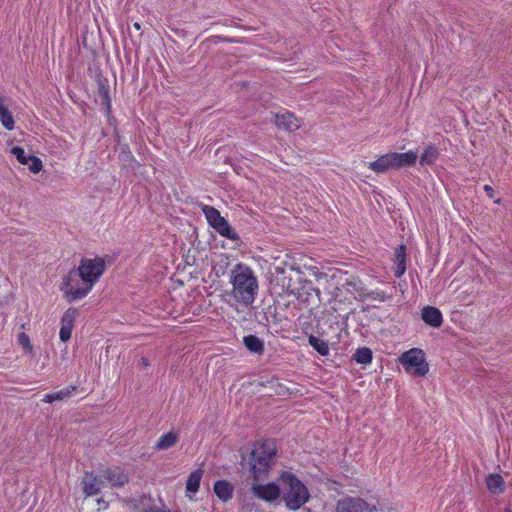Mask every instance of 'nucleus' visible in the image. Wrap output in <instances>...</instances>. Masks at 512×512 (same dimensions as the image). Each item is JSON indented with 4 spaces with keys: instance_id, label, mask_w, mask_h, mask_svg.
I'll return each mask as SVG.
<instances>
[{
    "instance_id": "f257e3e1",
    "label": "nucleus",
    "mask_w": 512,
    "mask_h": 512,
    "mask_svg": "<svg viewBox=\"0 0 512 512\" xmlns=\"http://www.w3.org/2000/svg\"><path fill=\"white\" fill-rule=\"evenodd\" d=\"M231 296L239 304L250 306L259 292V281L254 270L244 263H237L230 271Z\"/></svg>"
},
{
    "instance_id": "f03ea898",
    "label": "nucleus",
    "mask_w": 512,
    "mask_h": 512,
    "mask_svg": "<svg viewBox=\"0 0 512 512\" xmlns=\"http://www.w3.org/2000/svg\"><path fill=\"white\" fill-rule=\"evenodd\" d=\"M280 481L282 497L289 509L297 510L309 500L310 494L307 487L292 473L283 472Z\"/></svg>"
},
{
    "instance_id": "7ed1b4c3",
    "label": "nucleus",
    "mask_w": 512,
    "mask_h": 512,
    "mask_svg": "<svg viewBox=\"0 0 512 512\" xmlns=\"http://www.w3.org/2000/svg\"><path fill=\"white\" fill-rule=\"evenodd\" d=\"M274 455L275 446L272 442L258 443L254 446L250 456V465L255 481L260 480L268 472Z\"/></svg>"
},
{
    "instance_id": "20e7f679",
    "label": "nucleus",
    "mask_w": 512,
    "mask_h": 512,
    "mask_svg": "<svg viewBox=\"0 0 512 512\" xmlns=\"http://www.w3.org/2000/svg\"><path fill=\"white\" fill-rule=\"evenodd\" d=\"M60 290L68 300L72 301L84 298L91 288L80 278L76 270H71L62 278Z\"/></svg>"
},
{
    "instance_id": "39448f33",
    "label": "nucleus",
    "mask_w": 512,
    "mask_h": 512,
    "mask_svg": "<svg viewBox=\"0 0 512 512\" xmlns=\"http://www.w3.org/2000/svg\"><path fill=\"white\" fill-rule=\"evenodd\" d=\"M399 362L407 373L416 377L425 376L429 371L425 353L419 348H412L404 352L400 356Z\"/></svg>"
},
{
    "instance_id": "423d86ee",
    "label": "nucleus",
    "mask_w": 512,
    "mask_h": 512,
    "mask_svg": "<svg viewBox=\"0 0 512 512\" xmlns=\"http://www.w3.org/2000/svg\"><path fill=\"white\" fill-rule=\"evenodd\" d=\"M106 269L104 259L100 257L84 258L81 260L76 271L80 274V278L84 280L86 285L92 289L101 275Z\"/></svg>"
},
{
    "instance_id": "0eeeda50",
    "label": "nucleus",
    "mask_w": 512,
    "mask_h": 512,
    "mask_svg": "<svg viewBox=\"0 0 512 512\" xmlns=\"http://www.w3.org/2000/svg\"><path fill=\"white\" fill-rule=\"evenodd\" d=\"M203 213L210 224L220 235L231 240L238 238L237 233L229 223L220 215V212L212 206H204Z\"/></svg>"
},
{
    "instance_id": "6e6552de",
    "label": "nucleus",
    "mask_w": 512,
    "mask_h": 512,
    "mask_svg": "<svg viewBox=\"0 0 512 512\" xmlns=\"http://www.w3.org/2000/svg\"><path fill=\"white\" fill-rule=\"evenodd\" d=\"M11 154L17 161L28 168L33 174H38L43 169V163L40 158L27 153L23 148L15 146L11 148Z\"/></svg>"
},
{
    "instance_id": "1a4fd4ad",
    "label": "nucleus",
    "mask_w": 512,
    "mask_h": 512,
    "mask_svg": "<svg viewBox=\"0 0 512 512\" xmlns=\"http://www.w3.org/2000/svg\"><path fill=\"white\" fill-rule=\"evenodd\" d=\"M252 493L258 499L272 502L277 500L281 495V488L276 483H268V484H258L257 481L254 480L252 484Z\"/></svg>"
},
{
    "instance_id": "9d476101",
    "label": "nucleus",
    "mask_w": 512,
    "mask_h": 512,
    "mask_svg": "<svg viewBox=\"0 0 512 512\" xmlns=\"http://www.w3.org/2000/svg\"><path fill=\"white\" fill-rule=\"evenodd\" d=\"M76 318L77 311L75 309L69 308L63 313L60 319V341L67 342L71 338Z\"/></svg>"
},
{
    "instance_id": "9b49d317",
    "label": "nucleus",
    "mask_w": 512,
    "mask_h": 512,
    "mask_svg": "<svg viewBox=\"0 0 512 512\" xmlns=\"http://www.w3.org/2000/svg\"><path fill=\"white\" fill-rule=\"evenodd\" d=\"M83 493L87 497L99 494L104 487V479L93 473H85L81 479Z\"/></svg>"
},
{
    "instance_id": "f8f14e48",
    "label": "nucleus",
    "mask_w": 512,
    "mask_h": 512,
    "mask_svg": "<svg viewBox=\"0 0 512 512\" xmlns=\"http://www.w3.org/2000/svg\"><path fill=\"white\" fill-rule=\"evenodd\" d=\"M369 504L360 499L348 497L337 503L336 512H371Z\"/></svg>"
},
{
    "instance_id": "ddd939ff",
    "label": "nucleus",
    "mask_w": 512,
    "mask_h": 512,
    "mask_svg": "<svg viewBox=\"0 0 512 512\" xmlns=\"http://www.w3.org/2000/svg\"><path fill=\"white\" fill-rule=\"evenodd\" d=\"M204 474V470L199 468L194 470L188 476L185 487V494L190 500L194 499L195 494L199 491L200 483Z\"/></svg>"
},
{
    "instance_id": "4468645a",
    "label": "nucleus",
    "mask_w": 512,
    "mask_h": 512,
    "mask_svg": "<svg viewBox=\"0 0 512 512\" xmlns=\"http://www.w3.org/2000/svg\"><path fill=\"white\" fill-rule=\"evenodd\" d=\"M275 124L277 127L288 131H294L300 127L298 119L288 111L276 114Z\"/></svg>"
},
{
    "instance_id": "2eb2a0df",
    "label": "nucleus",
    "mask_w": 512,
    "mask_h": 512,
    "mask_svg": "<svg viewBox=\"0 0 512 512\" xmlns=\"http://www.w3.org/2000/svg\"><path fill=\"white\" fill-rule=\"evenodd\" d=\"M421 318L426 324L435 328L440 327L443 322L441 311L432 306H426L422 309Z\"/></svg>"
},
{
    "instance_id": "dca6fc26",
    "label": "nucleus",
    "mask_w": 512,
    "mask_h": 512,
    "mask_svg": "<svg viewBox=\"0 0 512 512\" xmlns=\"http://www.w3.org/2000/svg\"><path fill=\"white\" fill-rule=\"evenodd\" d=\"M179 433L169 431L162 434L154 444V449L157 451H165L174 447L179 441Z\"/></svg>"
},
{
    "instance_id": "f3484780",
    "label": "nucleus",
    "mask_w": 512,
    "mask_h": 512,
    "mask_svg": "<svg viewBox=\"0 0 512 512\" xmlns=\"http://www.w3.org/2000/svg\"><path fill=\"white\" fill-rule=\"evenodd\" d=\"M392 154L395 169L413 166L418 158V152L413 150L407 151L405 153L392 152Z\"/></svg>"
},
{
    "instance_id": "a211bd4d",
    "label": "nucleus",
    "mask_w": 512,
    "mask_h": 512,
    "mask_svg": "<svg viewBox=\"0 0 512 512\" xmlns=\"http://www.w3.org/2000/svg\"><path fill=\"white\" fill-rule=\"evenodd\" d=\"M369 168L376 173H384L390 169H395L392 153L380 156L374 162L369 163Z\"/></svg>"
},
{
    "instance_id": "6ab92c4d",
    "label": "nucleus",
    "mask_w": 512,
    "mask_h": 512,
    "mask_svg": "<svg viewBox=\"0 0 512 512\" xmlns=\"http://www.w3.org/2000/svg\"><path fill=\"white\" fill-rule=\"evenodd\" d=\"M394 264V275L400 278L406 271V249L403 245L398 247L395 251Z\"/></svg>"
},
{
    "instance_id": "aec40b11",
    "label": "nucleus",
    "mask_w": 512,
    "mask_h": 512,
    "mask_svg": "<svg viewBox=\"0 0 512 512\" xmlns=\"http://www.w3.org/2000/svg\"><path fill=\"white\" fill-rule=\"evenodd\" d=\"M214 492L219 499L222 501H227L232 498L233 487L226 480H218L214 484Z\"/></svg>"
},
{
    "instance_id": "412c9836",
    "label": "nucleus",
    "mask_w": 512,
    "mask_h": 512,
    "mask_svg": "<svg viewBox=\"0 0 512 512\" xmlns=\"http://www.w3.org/2000/svg\"><path fill=\"white\" fill-rule=\"evenodd\" d=\"M104 480H107L112 486H122L126 482V475L123 471L118 468H112L105 472L102 476Z\"/></svg>"
},
{
    "instance_id": "4be33fe9",
    "label": "nucleus",
    "mask_w": 512,
    "mask_h": 512,
    "mask_svg": "<svg viewBox=\"0 0 512 512\" xmlns=\"http://www.w3.org/2000/svg\"><path fill=\"white\" fill-rule=\"evenodd\" d=\"M243 343L245 347L252 353L262 354L264 352L263 341L254 335L245 336L243 338Z\"/></svg>"
},
{
    "instance_id": "5701e85b",
    "label": "nucleus",
    "mask_w": 512,
    "mask_h": 512,
    "mask_svg": "<svg viewBox=\"0 0 512 512\" xmlns=\"http://www.w3.org/2000/svg\"><path fill=\"white\" fill-rule=\"evenodd\" d=\"M439 157V150L434 145H428L425 147L423 153L420 156L421 165H432L436 162Z\"/></svg>"
},
{
    "instance_id": "b1692460",
    "label": "nucleus",
    "mask_w": 512,
    "mask_h": 512,
    "mask_svg": "<svg viewBox=\"0 0 512 512\" xmlns=\"http://www.w3.org/2000/svg\"><path fill=\"white\" fill-rule=\"evenodd\" d=\"M486 485L490 492L494 494L502 493L504 490V480L499 474H491L486 479Z\"/></svg>"
},
{
    "instance_id": "393cba45",
    "label": "nucleus",
    "mask_w": 512,
    "mask_h": 512,
    "mask_svg": "<svg viewBox=\"0 0 512 512\" xmlns=\"http://www.w3.org/2000/svg\"><path fill=\"white\" fill-rule=\"evenodd\" d=\"M17 344L26 355H29L31 357L34 356V345L30 339V336L27 333L21 332L17 335Z\"/></svg>"
},
{
    "instance_id": "a878e982",
    "label": "nucleus",
    "mask_w": 512,
    "mask_h": 512,
    "mask_svg": "<svg viewBox=\"0 0 512 512\" xmlns=\"http://www.w3.org/2000/svg\"><path fill=\"white\" fill-rule=\"evenodd\" d=\"M308 342L321 356H327L329 354L328 343L325 340L311 335L308 338Z\"/></svg>"
},
{
    "instance_id": "bb28decb",
    "label": "nucleus",
    "mask_w": 512,
    "mask_h": 512,
    "mask_svg": "<svg viewBox=\"0 0 512 512\" xmlns=\"http://www.w3.org/2000/svg\"><path fill=\"white\" fill-rule=\"evenodd\" d=\"M353 359L363 365L370 364L372 362L373 356L370 348L362 347L356 350L353 355Z\"/></svg>"
},
{
    "instance_id": "cd10ccee",
    "label": "nucleus",
    "mask_w": 512,
    "mask_h": 512,
    "mask_svg": "<svg viewBox=\"0 0 512 512\" xmlns=\"http://www.w3.org/2000/svg\"><path fill=\"white\" fill-rule=\"evenodd\" d=\"M0 121L6 129L12 130L14 128L13 117L1 101H0Z\"/></svg>"
},
{
    "instance_id": "c85d7f7f",
    "label": "nucleus",
    "mask_w": 512,
    "mask_h": 512,
    "mask_svg": "<svg viewBox=\"0 0 512 512\" xmlns=\"http://www.w3.org/2000/svg\"><path fill=\"white\" fill-rule=\"evenodd\" d=\"M65 396V393L60 391L56 393L46 394L43 401L46 403H53L54 401L61 400Z\"/></svg>"
},
{
    "instance_id": "c756f323",
    "label": "nucleus",
    "mask_w": 512,
    "mask_h": 512,
    "mask_svg": "<svg viewBox=\"0 0 512 512\" xmlns=\"http://www.w3.org/2000/svg\"><path fill=\"white\" fill-rule=\"evenodd\" d=\"M484 190L485 192L487 193V196L492 198L493 197V194H494V190L493 188L490 186V185H485L484 186Z\"/></svg>"
},
{
    "instance_id": "7c9ffc66",
    "label": "nucleus",
    "mask_w": 512,
    "mask_h": 512,
    "mask_svg": "<svg viewBox=\"0 0 512 512\" xmlns=\"http://www.w3.org/2000/svg\"><path fill=\"white\" fill-rule=\"evenodd\" d=\"M141 363H142V365H143L144 367H147V366H149V365H150V363H149V361H148V359H147V358H142V359H141Z\"/></svg>"
},
{
    "instance_id": "2f4dec72",
    "label": "nucleus",
    "mask_w": 512,
    "mask_h": 512,
    "mask_svg": "<svg viewBox=\"0 0 512 512\" xmlns=\"http://www.w3.org/2000/svg\"><path fill=\"white\" fill-rule=\"evenodd\" d=\"M134 27H135L136 29H140V25H139L138 23H135V24H134Z\"/></svg>"
},
{
    "instance_id": "473e14b6",
    "label": "nucleus",
    "mask_w": 512,
    "mask_h": 512,
    "mask_svg": "<svg viewBox=\"0 0 512 512\" xmlns=\"http://www.w3.org/2000/svg\"><path fill=\"white\" fill-rule=\"evenodd\" d=\"M504 512H512V509L511 508H506Z\"/></svg>"
}]
</instances>
